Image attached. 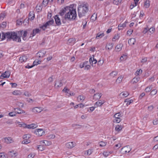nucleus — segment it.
I'll use <instances>...</instances> for the list:
<instances>
[{
	"label": "nucleus",
	"instance_id": "bb28decb",
	"mask_svg": "<svg viewBox=\"0 0 158 158\" xmlns=\"http://www.w3.org/2000/svg\"><path fill=\"white\" fill-rule=\"evenodd\" d=\"M35 17V15L33 12H30L29 13V18L30 20H33Z\"/></svg>",
	"mask_w": 158,
	"mask_h": 158
},
{
	"label": "nucleus",
	"instance_id": "f704fd0d",
	"mask_svg": "<svg viewBox=\"0 0 158 158\" xmlns=\"http://www.w3.org/2000/svg\"><path fill=\"white\" fill-rule=\"evenodd\" d=\"M133 102L132 99H127L124 101L125 102H126V105L128 106Z\"/></svg>",
	"mask_w": 158,
	"mask_h": 158
},
{
	"label": "nucleus",
	"instance_id": "72a5a7b5",
	"mask_svg": "<svg viewBox=\"0 0 158 158\" xmlns=\"http://www.w3.org/2000/svg\"><path fill=\"white\" fill-rule=\"evenodd\" d=\"M16 123L18 124L19 125H20V127H23L24 128H26V124L20 122L18 121H16Z\"/></svg>",
	"mask_w": 158,
	"mask_h": 158
},
{
	"label": "nucleus",
	"instance_id": "4468645a",
	"mask_svg": "<svg viewBox=\"0 0 158 158\" xmlns=\"http://www.w3.org/2000/svg\"><path fill=\"white\" fill-rule=\"evenodd\" d=\"M140 79V77H134L131 81V83L133 84H136Z\"/></svg>",
	"mask_w": 158,
	"mask_h": 158
},
{
	"label": "nucleus",
	"instance_id": "69168bd1",
	"mask_svg": "<svg viewBox=\"0 0 158 158\" xmlns=\"http://www.w3.org/2000/svg\"><path fill=\"white\" fill-rule=\"evenodd\" d=\"M48 27V26L46 24H44L43 26L40 27V28L44 30H45L46 28Z\"/></svg>",
	"mask_w": 158,
	"mask_h": 158
},
{
	"label": "nucleus",
	"instance_id": "13d9d810",
	"mask_svg": "<svg viewBox=\"0 0 158 158\" xmlns=\"http://www.w3.org/2000/svg\"><path fill=\"white\" fill-rule=\"evenodd\" d=\"M148 31H149V28L147 27H146L144 28L143 30V34H145L147 33Z\"/></svg>",
	"mask_w": 158,
	"mask_h": 158
},
{
	"label": "nucleus",
	"instance_id": "37998d69",
	"mask_svg": "<svg viewBox=\"0 0 158 158\" xmlns=\"http://www.w3.org/2000/svg\"><path fill=\"white\" fill-rule=\"evenodd\" d=\"M100 146L103 147L105 146L107 144V142H106L101 141L99 142Z\"/></svg>",
	"mask_w": 158,
	"mask_h": 158
},
{
	"label": "nucleus",
	"instance_id": "a18cd8bd",
	"mask_svg": "<svg viewBox=\"0 0 158 158\" xmlns=\"http://www.w3.org/2000/svg\"><path fill=\"white\" fill-rule=\"evenodd\" d=\"M69 90L66 87H65L63 89L62 91L63 92H64L65 93H66V95H67V94H69Z\"/></svg>",
	"mask_w": 158,
	"mask_h": 158
},
{
	"label": "nucleus",
	"instance_id": "a878e982",
	"mask_svg": "<svg viewBox=\"0 0 158 158\" xmlns=\"http://www.w3.org/2000/svg\"><path fill=\"white\" fill-rule=\"evenodd\" d=\"M122 47V44H120L117 45L115 47L116 51L118 52H119L121 50Z\"/></svg>",
	"mask_w": 158,
	"mask_h": 158
},
{
	"label": "nucleus",
	"instance_id": "423d86ee",
	"mask_svg": "<svg viewBox=\"0 0 158 158\" xmlns=\"http://www.w3.org/2000/svg\"><path fill=\"white\" fill-rule=\"evenodd\" d=\"M10 72L9 71H6L4 73H2L1 75L0 76L1 78L3 79L4 78H8L10 77Z\"/></svg>",
	"mask_w": 158,
	"mask_h": 158
},
{
	"label": "nucleus",
	"instance_id": "4c0bfd02",
	"mask_svg": "<svg viewBox=\"0 0 158 158\" xmlns=\"http://www.w3.org/2000/svg\"><path fill=\"white\" fill-rule=\"evenodd\" d=\"M73 127L75 128V129H80L81 128L82 126L77 124H73L72 125Z\"/></svg>",
	"mask_w": 158,
	"mask_h": 158
},
{
	"label": "nucleus",
	"instance_id": "9d476101",
	"mask_svg": "<svg viewBox=\"0 0 158 158\" xmlns=\"http://www.w3.org/2000/svg\"><path fill=\"white\" fill-rule=\"evenodd\" d=\"M121 150L124 151V153H126L129 152L131 151V149L130 147L128 145L122 148Z\"/></svg>",
	"mask_w": 158,
	"mask_h": 158
},
{
	"label": "nucleus",
	"instance_id": "c9c22d12",
	"mask_svg": "<svg viewBox=\"0 0 158 158\" xmlns=\"http://www.w3.org/2000/svg\"><path fill=\"white\" fill-rule=\"evenodd\" d=\"M97 18V14L94 13L91 16V19L93 21H95Z\"/></svg>",
	"mask_w": 158,
	"mask_h": 158
},
{
	"label": "nucleus",
	"instance_id": "58836bf2",
	"mask_svg": "<svg viewBox=\"0 0 158 158\" xmlns=\"http://www.w3.org/2000/svg\"><path fill=\"white\" fill-rule=\"evenodd\" d=\"M118 72L116 71H112L111 73L110 74V76L112 77H114L115 76H116L117 75Z\"/></svg>",
	"mask_w": 158,
	"mask_h": 158
},
{
	"label": "nucleus",
	"instance_id": "09e8293b",
	"mask_svg": "<svg viewBox=\"0 0 158 158\" xmlns=\"http://www.w3.org/2000/svg\"><path fill=\"white\" fill-rule=\"evenodd\" d=\"M144 6L145 7L148 8L150 5V2L149 1H146L144 3Z\"/></svg>",
	"mask_w": 158,
	"mask_h": 158
},
{
	"label": "nucleus",
	"instance_id": "338daca9",
	"mask_svg": "<svg viewBox=\"0 0 158 158\" xmlns=\"http://www.w3.org/2000/svg\"><path fill=\"white\" fill-rule=\"evenodd\" d=\"M24 94L27 97H30L31 94L28 91H26L24 92Z\"/></svg>",
	"mask_w": 158,
	"mask_h": 158
},
{
	"label": "nucleus",
	"instance_id": "f03ea898",
	"mask_svg": "<svg viewBox=\"0 0 158 158\" xmlns=\"http://www.w3.org/2000/svg\"><path fill=\"white\" fill-rule=\"evenodd\" d=\"M66 9L67 11L65 15V19H67L69 20H74L77 17L76 9L70 7H66Z\"/></svg>",
	"mask_w": 158,
	"mask_h": 158
},
{
	"label": "nucleus",
	"instance_id": "3c124183",
	"mask_svg": "<svg viewBox=\"0 0 158 158\" xmlns=\"http://www.w3.org/2000/svg\"><path fill=\"white\" fill-rule=\"evenodd\" d=\"M84 105H83L82 103L79 104L75 106H74V107L75 109L77 108L78 107H79L80 108H82L84 107Z\"/></svg>",
	"mask_w": 158,
	"mask_h": 158
},
{
	"label": "nucleus",
	"instance_id": "393cba45",
	"mask_svg": "<svg viewBox=\"0 0 158 158\" xmlns=\"http://www.w3.org/2000/svg\"><path fill=\"white\" fill-rule=\"evenodd\" d=\"M55 22L57 25H60L61 24L60 19L57 15L55 16Z\"/></svg>",
	"mask_w": 158,
	"mask_h": 158
},
{
	"label": "nucleus",
	"instance_id": "79ce46f5",
	"mask_svg": "<svg viewBox=\"0 0 158 158\" xmlns=\"http://www.w3.org/2000/svg\"><path fill=\"white\" fill-rule=\"evenodd\" d=\"M142 72V70L141 69H139V70H137L136 72L135 73V75L136 77L141 74Z\"/></svg>",
	"mask_w": 158,
	"mask_h": 158
},
{
	"label": "nucleus",
	"instance_id": "a211bd4d",
	"mask_svg": "<svg viewBox=\"0 0 158 158\" xmlns=\"http://www.w3.org/2000/svg\"><path fill=\"white\" fill-rule=\"evenodd\" d=\"M40 144L44 143L46 146H48L52 144L51 141L47 140L41 141L40 142Z\"/></svg>",
	"mask_w": 158,
	"mask_h": 158
},
{
	"label": "nucleus",
	"instance_id": "9b49d317",
	"mask_svg": "<svg viewBox=\"0 0 158 158\" xmlns=\"http://www.w3.org/2000/svg\"><path fill=\"white\" fill-rule=\"evenodd\" d=\"M42 108L41 107H35L31 109V110L35 113H40L42 111Z\"/></svg>",
	"mask_w": 158,
	"mask_h": 158
},
{
	"label": "nucleus",
	"instance_id": "0e129e2a",
	"mask_svg": "<svg viewBox=\"0 0 158 158\" xmlns=\"http://www.w3.org/2000/svg\"><path fill=\"white\" fill-rule=\"evenodd\" d=\"M55 137V135L53 134L50 135L48 136L49 139H54Z\"/></svg>",
	"mask_w": 158,
	"mask_h": 158
},
{
	"label": "nucleus",
	"instance_id": "680f3d73",
	"mask_svg": "<svg viewBox=\"0 0 158 158\" xmlns=\"http://www.w3.org/2000/svg\"><path fill=\"white\" fill-rule=\"evenodd\" d=\"M155 31V28L153 27H151L150 28H149V31L150 32L152 33Z\"/></svg>",
	"mask_w": 158,
	"mask_h": 158
},
{
	"label": "nucleus",
	"instance_id": "2f4dec72",
	"mask_svg": "<svg viewBox=\"0 0 158 158\" xmlns=\"http://www.w3.org/2000/svg\"><path fill=\"white\" fill-rule=\"evenodd\" d=\"M12 94L15 95H20L22 94V93L19 90H15L13 92Z\"/></svg>",
	"mask_w": 158,
	"mask_h": 158
},
{
	"label": "nucleus",
	"instance_id": "a19ab883",
	"mask_svg": "<svg viewBox=\"0 0 158 158\" xmlns=\"http://www.w3.org/2000/svg\"><path fill=\"white\" fill-rule=\"evenodd\" d=\"M54 23V20L53 19H51L49 21L47 22L46 24L48 26H50L52 24Z\"/></svg>",
	"mask_w": 158,
	"mask_h": 158
},
{
	"label": "nucleus",
	"instance_id": "bf43d9fd",
	"mask_svg": "<svg viewBox=\"0 0 158 158\" xmlns=\"http://www.w3.org/2000/svg\"><path fill=\"white\" fill-rule=\"evenodd\" d=\"M152 89V88L151 86H149L147 87L145 89V91L146 92H149Z\"/></svg>",
	"mask_w": 158,
	"mask_h": 158
},
{
	"label": "nucleus",
	"instance_id": "864d4df0",
	"mask_svg": "<svg viewBox=\"0 0 158 158\" xmlns=\"http://www.w3.org/2000/svg\"><path fill=\"white\" fill-rule=\"evenodd\" d=\"M157 90L156 89H153L150 93V94L151 95H154L157 93Z\"/></svg>",
	"mask_w": 158,
	"mask_h": 158
},
{
	"label": "nucleus",
	"instance_id": "7ed1b4c3",
	"mask_svg": "<svg viewBox=\"0 0 158 158\" xmlns=\"http://www.w3.org/2000/svg\"><path fill=\"white\" fill-rule=\"evenodd\" d=\"M88 10V5L86 4L80 5L78 7V12L79 18L84 16Z\"/></svg>",
	"mask_w": 158,
	"mask_h": 158
},
{
	"label": "nucleus",
	"instance_id": "6e6552de",
	"mask_svg": "<svg viewBox=\"0 0 158 158\" xmlns=\"http://www.w3.org/2000/svg\"><path fill=\"white\" fill-rule=\"evenodd\" d=\"M63 83L61 80L55 81V87L56 88H58L63 85Z\"/></svg>",
	"mask_w": 158,
	"mask_h": 158
},
{
	"label": "nucleus",
	"instance_id": "6ab92c4d",
	"mask_svg": "<svg viewBox=\"0 0 158 158\" xmlns=\"http://www.w3.org/2000/svg\"><path fill=\"white\" fill-rule=\"evenodd\" d=\"M105 102V101L104 100H103V101H102L101 100H99L95 103V106H97L96 107L98 106H102V105Z\"/></svg>",
	"mask_w": 158,
	"mask_h": 158
},
{
	"label": "nucleus",
	"instance_id": "ea45409f",
	"mask_svg": "<svg viewBox=\"0 0 158 158\" xmlns=\"http://www.w3.org/2000/svg\"><path fill=\"white\" fill-rule=\"evenodd\" d=\"M104 34L103 33H98L97 34L96 38L98 39V38H101L104 36Z\"/></svg>",
	"mask_w": 158,
	"mask_h": 158
},
{
	"label": "nucleus",
	"instance_id": "f257e3e1",
	"mask_svg": "<svg viewBox=\"0 0 158 158\" xmlns=\"http://www.w3.org/2000/svg\"><path fill=\"white\" fill-rule=\"evenodd\" d=\"M2 34L0 33V39H1V40L7 38V41L10 40L11 39L18 42H20L21 41L20 38L19 36H17L16 33L15 32H7L5 34L2 32Z\"/></svg>",
	"mask_w": 158,
	"mask_h": 158
},
{
	"label": "nucleus",
	"instance_id": "b1692460",
	"mask_svg": "<svg viewBox=\"0 0 158 158\" xmlns=\"http://www.w3.org/2000/svg\"><path fill=\"white\" fill-rule=\"evenodd\" d=\"M127 23L125 22L123 24H120L118 26V30H121L123 29V28L126 26V23Z\"/></svg>",
	"mask_w": 158,
	"mask_h": 158
},
{
	"label": "nucleus",
	"instance_id": "412c9836",
	"mask_svg": "<svg viewBox=\"0 0 158 158\" xmlns=\"http://www.w3.org/2000/svg\"><path fill=\"white\" fill-rule=\"evenodd\" d=\"M102 95L101 93H97L94 95L93 96L94 99L96 100L99 99L101 98Z\"/></svg>",
	"mask_w": 158,
	"mask_h": 158
},
{
	"label": "nucleus",
	"instance_id": "e433bc0d",
	"mask_svg": "<svg viewBox=\"0 0 158 158\" xmlns=\"http://www.w3.org/2000/svg\"><path fill=\"white\" fill-rule=\"evenodd\" d=\"M123 78V76H120L116 80V82L118 83H120L121 82Z\"/></svg>",
	"mask_w": 158,
	"mask_h": 158
},
{
	"label": "nucleus",
	"instance_id": "dca6fc26",
	"mask_svg": "<svg viewBox=\"0 0 158 158\" xmlns=\"http://www.w3.org/2000/svg\"><path fill=\"white\" fill-rule=\"evenodd\" d=\"M38 127V125L36 124H32L30 125H27L26 128H30V129H34Z\"/></svg>",
	"mask_w": 158,
	"mask_h": 158
},
{
	"label": "nucleus",
	"instance_id": "f3484780",
	"mask_svg": "<svg viewBox=\"0 0 158 158\" xmlns=\"http://www.w3.org/2000/svg\"><path fill=\"white\" fill-rule=\"evenodd\" d=\"M27 31H22L18 32L19 34H20L21 35H23V40H25V39L24 38L27 36Z\"/></svg>",
	"mask_w": 158,
	"mask_h": 158
},
{
	"label": "nucleus",
	"instance_id": "7c9ffc66",
	"mask_svg": "<svg viewBox=\"0 0 158 158\" xmlns=\"http://www.w3.org/2000/svg\"><path fill=\"white\" fill-rule=\"evenodd\" d=\"M85 98V97L82 95H80L77 98L78 102H83Z\"/></svg>",
	"mask_w": 158,
	"mask_h": 158
},
{
	"label": "nucleus",
	"instance_id": "39448f33",
	"mask_svg": "<svg viewBox=\"0 0 158 158\" xmlns=\"http://www.w3.org/2000/svg\"><path fill=\"white\" fill-rule=\"evenodd\" d=\"M35 133L38 136H42L45 132L42 129H37L35 131Z\"/></svg>",
	"mask_w": 158,
	"mask_h": 158
},
{
	"label": "nucleus",
	"instance_id": "6e6d98bb",
	"mask_svg": "<svg viewBox=\"0 0 158 158\" xmlns=\"http://www.w3.org/2000/svg\"><path fill=\"white\" fill-rule=\"evenodd\" d=\"M53 76H51L48 79V81L49 83H51L53 81Z\"/></svg>",
	"mask_w": 158,
	"mask_h": 158
},
{
	"label": "nucleus",
	"instance_id": "603ef678",
	"mask_svg": "<svg viewBox=\"0 0 158 158\" xmlns=\"http://www.w3.org/2000/svg\"><path fill=\"white\" fill-rule=\"evenodd\" d=\"M122 1V0H114L113 3L114 4L118 5Z\"/></svg>",
	"mask_w": 158,
	"mask_h": 158
},
{
	"label": "nucleus",
	"instance_id": "ddd939ff",
	"mask_svg": "<svg viewBox=\"0 0 158 158\" xmlns=\"http://www.w3.org/2000/svg\"><path fill=\"white\" fill-rule=\"evenodd\" d=\"M8 155L10 157H15L18 155L17 152H15L14 151H11L8 152Z\"/></svg>",
	"mask_w": 158,
	"mask_h": 158
},
{
	"label": "nucleus",
	"instance_id": "de8ad7c7",
	"mask_svg": "<svg viewBox=\"0 0 158 158\" xmlns=\"http://www.w3.org/2000/svg\"><path fill=\"white\" fill-rule=\"evenodd\" d=\"M115 118H118L121 117V114L120 112L116 113L114 115Z\"/></svg>",
	"mask_w": 158,
	"mask_h": 158
},
{
	"label": "nucleus",
	"instance_id": "c756f323",
	"mask_svg": "<svg viewBox=\"0 0 158 158\" xmlns=\"http://www.w3.org/2000/svg\"><path fill=\"white\" fill-rule=\"evenodd\" d=\"M67 10L66 7H65L64 9H62L59 13L60 15L61 16H62L65 13H66V14L67 13Z\"/></svg>",
	"mask_w": 158,
	"mask_h": 158
},
{
	"label": "nucleus",
	"instance_id": "5701e85b",
	"mask_svg": "<svg viewBox=\"0 0 158 158\" xmlns=\"http://www.w3.org/2000/svg\"><path fill=\"white\" fill-rule=\"evenodd\" d=\"M113 46V44L111 43H107L106 46V49H107L108 50H111Z\"/></svg>",
	"mask_w": 158,
	"mask_h": 158
},
{
	"label": "nucleus",
	"instance_id": "052dcab7",
	"mask_svg": "<svg viewBox=\"0 0 158 158\" xmlns=\"http://www.w3.org/2000/svg\"><path fill=\"white\" fill-rule=\"evenodd\" d=\"M147 60V57H144L143 58L142 60H141V62L142 63H146Z\"/></svg>",
	"mask_w": 158,
	"mask_h": 158
},
{
	"label": "nucleus",
	"instance_id": "8fccbe9b",
	"mask_svg": "<svg viewBox=\"0 0 158 158\" xmlns=\"http://www.w3.org/2000/svg\"><path fill=\"white\" fill-rule=\"evenodd\" d=\"M119 37V36L118 34L115 35L113 38L112 40L113 41H115L116 40H118Z\"/></svg>",
	"mask_w": 158,
	"mask_h": 158
},
{
	"label": "nucleus",
	"instance_id": "5fc2aeb1",
	"mask_svg": "<svg viewBox=\"0 0 158 158\" xmlns=\"http://www.w3.org/2000/svg\"><path fill=\"white\" fill-rule=\"evenodd\" d=\"M68 41L69 43H72L73 44H74L75 43L76 40L74 38H72L69 39Z\"/></svg>",
	"mask_w": 158,
	"mask_h": 158
},
{
	"label": "nucleus",
	"instance_id": "2eb2a0df",
	"mask_svg": "<svg viewBox=\"0 0 158 158\" xmlns=\"http://www.w3.org/2000/svg\"><path fill=\"white\" fill-rule=\"evenodd\" d=\"M40 30L39 29H36L33 30L31 34L30 37L34 36L36 34L40 32Z\"/></svg>",
	"mask_w": 158,
	"mask_h": 158
},
{
	"label": "nucleus",
	"instance_id": "cd10ccee",
	"mask_svg": "<svg viewBox=\"0 0 158 158\" xmlns=\"http://www.w3.org/2000/svg\"><path fill=\"white\" fill-rule=\"evenodd\" d=\"M135 42V39L134 38H131L128 41V43L130 45H133L134 44Z\"/></svg>",
	"mask_w": 158,
	"mask_h": 158
},
{
	"label": "nucleus",
	"instance_id": "4d7b16f0",
	"mask_svg": "<svg viewBox=\"0 0 158 158\" xmlns=\"http://www.w3.org/2000/svg\"><path fill=\"white\" fill-rule=\"evenodd\" d=\"M6 16V14L5 13H2L0 16V20H2Z\"/></svg>",
	"mask_w": 158,
	"mask_h": 158
},
{
	"label": "nucleus",
	"instance_id": "0eeeda50",
	"mask_svg": "<svg viewBox=\"0 0 158 158\" xmlns=\"http://www.w3.org/2000/svg\"><path fill=\"white\" fill-rule=\"evenodd\" d=\"M46 53V51L44 50L39 51L37 54L36 56L39 58L44 57Z\"/></svg>",
	"mask_w": 158,
	"mask_h": 158
},
{
	"label": "nucleus",
	"instance_id": "49530a36",
	"mask_svg": "<svg viewBox=\"0 0 158 158\" xmlns=\"http://www.w3.org/2000/svg\"><path fill=\"white\" fill-rule=\"evenodd\" d=\"M45 148V147L42 145H39L37 147V149L41 151L44 150Z\"/></svg>",
	"mask_w": 158,
	"mask_h": 158
},
{
	"label": "nucleus",
	"instance_id": "c85d7f7f",
	"mask_svg": "<svg viewBox=\"0 0 158 158\" xmlns=\"http://www.w3.org/2000/svg\"><path fill=\"white\" fill-rule=\"evenodd\" d=\"M123 128V127L122 125H117L116 126L115 130L117 132H119L122 130Z\"/></svg>",
	"mask_w": 158,
	"mask_h": 158
},
{
	"label": "nucleus",
	"instance_id": "473e14b6",
	"mask_svg": "<svg viewBox=\"0 0 158 158\" xmlns=\"http://www.w3.org/2000/svg\"><path fill=\"white\" fill-rule=\"evenodd\" d=\"M14 109L15 110H18V111H17L16 112V113H17L18 114H22V113H25V111L24 110L21 109L19 108H15Z\"/></svg>",
	"mask_w": 158,
	"mask_h": 158
},
{
	"label": "nucleus",
	"instance_id": "1a4fd4ad",
	"mask_svg": "<svg viewBox=\"0 0 158 158\" xmlns=\"http://www.w3.org/2000/svg\"><path fill=\"white\" fill-rule=\"evenodd\" d=\"M129 94V93L127 91L123 92L120 94L119 96L122 98H124L127 97Z\"/></svg>",
	"mask_w": 158,
	"mask_h": 158
},
{
	"label": "nucleus",
	"instance_id": "e2e57ef3",
	"mask_svg": "<svg viewBox=\"0 0 158 158\" xmlns=\"http://www.w3.org/2000/svg\"><path fill=\"white\" fill-rule=\"evenodd\" d=\"M16 112H11L9 113V115L11 117H13L16 115Z\"/></svg>",
	"mask_w": 158,
	"mask_h": 158
},
{
	"label": "nucleus",
	"instance_id": "aec40b11",
	"mask_svg": "<svg viewBox=\"0 0 158 158\" xmlns=\"http://www.w3.org/2000/svg\"><path fill=\"white\" fill-rule=\"evenodd\" d=\"M4 140L5 142L7 143H10L13 142L12 139L9 137L5 138Z\"/></svg>",
	"mask_w": 158,
	"mask_h": 158
},
{
	"label": "nucleus",
	"instance_id": "20e7f679",
	"mask_svg": "<svg viewBox=\"0 0 158 158\" xmlns=\"http://www.w3.org/2000/svg\"><path fill=\"white\" fill-rule=\"evenodd\" d=\"M31 137V136L29 134L24 135L23 136V138L24 140L22 141V143L24 144H27L30 143V140L29 139Z\"/></svg>",
	"mask_w": 158,
	"mask_h": 158
},
{
	"label": "nucleus",
	"instance_id": "c03bdc74",
	"mask_svg": "<svg viewBox=\"0 0 158 158\" xmlns=\"http://www.w3.org/2000/svg\"><path fill=\"white\" fill-rule=\"evenodd\" d=\"M127 58V56L125 55H123L121 56L120 58V61H122L124 60H125Z\"/></svg>",
	"mask_w": 158,
	"mask_h": 158
},
{
	"label": "nucleus",
	"instance_id": "774afa93",
	"mask_svg": "<svg viewBox=\"0 0 158 158\" xmlns=\"http://www.w3.org/2000/svg\"><path fill=\"white\" fill-rule=\"evenodd\" d=\"M103 154L104 156L106 157L109 155V152L108 151H104L103 152Z\"/></svg>",
	"mask_w": 158,
	"mask_h": 158
},
{
	"label": "nucleus",
	"instance_id": "4be33fe9",
	"mask_svg": "<svg viewBox=\"0 0 158 158\" xmlns=\"http://www.w3.org/2000/svg\"><path fill=\"white\" fill-rule=\"evenodd\" d=\"M27 56L25 55L22 56L19 58V61L21 63L23 62H25L27 60Z\"/></svg>",
	"mask_w": 158,
	"mask_h": 158
},
{
	"label": "nucleus",
	"instance_id": "f8f14e48",
	"mask_svg": "<svg viewBox=\"0 0 158 158\" xmlns=\"http://www.w3.org/2000/svg\"><path fill=\"white\" fill-rule=\"evenodd\" d=\"M75 143L73 142H70L66 143L65 146L67 148L71 149L75 146Z\"/></svg>",
	"mask_w": 158,
	"mask_h": 158
}]
</instances>
